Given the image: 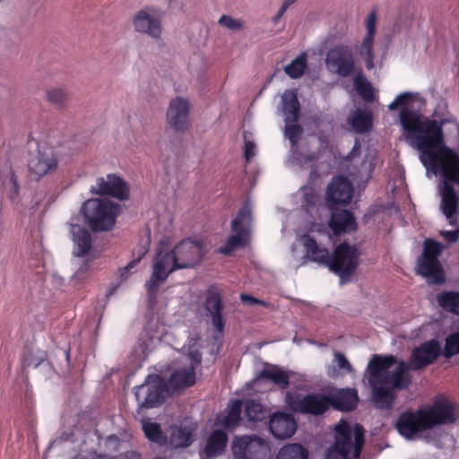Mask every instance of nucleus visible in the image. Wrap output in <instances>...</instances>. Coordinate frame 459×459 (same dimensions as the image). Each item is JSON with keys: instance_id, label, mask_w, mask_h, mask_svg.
Returning <instances> with one entry per match:
<instances>
[{"instance_id": "obj_15", "label": "nucleus", "mask_w": 459, "mask_h": 459, "mask_svg": "<svg viewBox=\"0 0 459 459\" xmlns=\"http://www.w3.org/2000/svg\"><path fill=\"white\" fill-rule=\"evenodd\" d=\"M286 402L293 411L303 414L320 415L331 406L328 395L320 394H311L305 396L288 394Z\"/></svg>"}, {"instance_id": "obj_50", "label": "nucleus", "mask_w": 459, "mask_h": 459, "mask_svg": "<svg viewBox=\"0 0 459 459\" xmlns=\"http://www.w3.org/2000/svg\"><path fill=\"white\" fill-rule=\"evenodd\" d=\"M11 183L13 184V187H12V190L10 192V198L12 200H13L17 196L18 190H19V186H18V184H17V181H16V178H15L14 175L11 176Z\"/></svg>"}, {"instance_id": "obj_29", "label": "nucleus", "mask_w": 459, "mask_h": 459, "mask_svg": "<svg viewBox=\"0 0 459 459\" xmlns=\"http://www.w3.org/2000/svg\"><path fill=\"white\" fill-rule=\"evenodd\" d=\"M260 379L268 380L280 388L285 389L289 386L290 375L276 365H267L261 370L258 376V380Z\"/></svg>"}, {"instance_id": "obj_23", "label": "nucleus", "mask_w": 459, "mask_h": 459, "mask_svg": "<svg viewBox=\"0 0 459 459\" xmlns=\"http://www.w3.org/2000/svg\"><path fill=\"white\" fill-rule=\"evenodd\" d=\"M329 227L335 235L356 230L357 223L353 214L347 210H336L332 212Z\"/></svg>"}, {"instance_id": "obj_45", "label": "nucleus", "mask_w": 459, "mask_h": 459, "mask_svg": "<svg viewBox=\"0 0 459 459\" xmlns=\"http://www.w3.org/2000/svg\"><path fill=\"white\" fill-rule=\"evenodd\" d=\"M333 362L336 364L339 370H342L346 374H353L354 368L345 355L339 351L333 352Z\"/></svg>"}, {"instance_id": "obj_19", "label": "nucleus", "mask_w": 459, "mask_h": 459, "mask_svg": "<svg viewBox=\"0 0 459 459\" xmlns=\"http://www.w3.org/2000/svg\"><path fill=\"white\" fill-rule=\"evenodd\" d=\"M173 251L180 269L195 267L201 262L204 255L202 242L190 238L180 241Z\"/></svg>"}, {"instance_id": "obj_30", "label": "nucleus", "mask_w": 459, "mask_h": 459, "mask_svg": "<svg viewBox=\"0 0 459 459\" xmlns=\"http://www.w3.org/2000/svg\"><path fill=\"white\" fill-rule=\"evenodd\" d=\"M228 437L225 431L214 430L207 439L204 453L208 457H214L221 454L226 446Z\"/></svg>"}, {"instance_id": "obj_38", "label": "nucleus", "mask_w": 459, "mask_h": 459, "mask_svg": "<svg viewBox=\"0 0 459 459\" xmlns=\"http://www.w3.org/2000/svg\"><path fill=\"white\" fill-rule=\"evenodd\" d=\"M307 67L306 56L299 55L290 64L284 67L285 73L292 79L299 78L303 75Z\"/></svg>"}, {"instance_id": "obj_42", "label": "nucleus", "mask_w": 459, "mask_h": 459, "mask_svg": "<svg viewBox=\"0 0 459 459\" xmlns=\"http://www.w3.org/2000/svg\"><path fill=\"white\" fill-rule=\"evenodd\" d=\"M442 354L446 359L459 354V332L453 333L446 336Z\"/></svg>"}, {"instance_id": "obj_18", "label": "nucleus", "mask_w": 459, "mask_h": 459, "mask_svg": "<svg viewBox=\"0 0 459 459\" xmlns=\"http://www.w3.org/2000/svg\"><path fill=\"white\" fill-rule=\"evenodd\" d=\"M91 192L99 195H110L120 201L129 197V187L126 181L116 174L98 178L96 184L91 187Z\"/></svg>"}, {"instance_id": "obj_44", "label": "nucleus", "mask_w": 459, "mask_h": 459, "mask_svg": "<svg viewBox=\"0 0 459 459\" xmlns=\"http://www.w3.org/2000/svg\"><path fill=\"white\" fill-rule=\"evenodd\" d=\"M218 23L232 31H238L243 29V22L240 19L233 18L230 15L223 14L220 17Z\"/></svg>"}, {"instance_id": "obj_13", "label": "nucleus", "mask_w": 459, "mask_h": 459, "mask_svg": "<svg viewBox=\"0 0 459 459\" xmlns=\"http://www.w3.org/2000/svg\"><path fill=\"white\" fill-rule=\"evenodd\" d=\"M327 69L341 77H349L355 72V59L351 49L347 46H337L326 55Z\"/></svg>"}, {"instance_id": "obj_1", "label": "nucleus", "mask_w": 459, "mask_h": 459, "mask_svg": "<svg viewBox=\"0 0 459 459\" xmlns=\"http://www.w3.org/2000/svg\"><path fill=\"white\" fill-rule=\"evenodd\" d=\"M425 99L414 91H404L388 105L389 111L399 110V123L407 142L420 152V160L429 178L439 175L440 208L450 225H455L459 199V156L444 142L442 124L421 114Z\"/></svg>"}, {"instance_id": "obj_34", "label": "nucleus", "mask_w": 459, "mask_h": 459, "mask_svg": "<svg viewBox=\"0 0 459 459\" xmlns=\"http://www.w3.org/2000/svg\"><path fill=\"white\" fill-rule=\"evenodd\" d=\"M307 451L299 444H289L279 451L276 459H307Z\"/></svg>"}, {"instance_id": "obj_35", "label": "nucleus", "mask_w": 459, "mask_h": 459, "mask_svg": "<svg viewBox=\"0 0 459 459\" xmlns=\"http://www.w3.org/2000/svg\"><path fill=\"white\" fill-rule=\"evenodd\" d=\"M299 193L302 199V207H304L307 212H311L320 201L317 190L314 186H307L302 187Z\"/></svg>"}, {"instance_id": "obj_22", "label": "nucleus", "mask_w": 459, "mask_h": 459, "mask_svg": "<svg viewBox=\"0 0 459 459\" xmlns=\"http://www.w3.org/2000/svg\"><path fill=\"white\" fill-rule=\"evenodd\" d=\"M269 429L276 438L286 439L295 433L297 423L291 415L277 412L271 416Z\"/></svg>"}, {"instance_id": "obj_4", "label": "nucleus", "mask_w": 459, "mask_h": 459, "mask_svg": "<svg viewBox=\"0 0 459 459\" xmlns=\"http://www.w3.org/2000/svg\"><path fill=\"white\" fill-rule=\"evenodd\" d=\"M300 240L306 250L305 256L308 260L328 266L330 271L338 274L341 284L350 281L359 264V254L356 247L342 243L331 255L328 249L319 247L308 235L302 236Z\"/></svg>"}, {"instance_id": "obj_26", "label": "nucleus", "mask_w": 459, "mask_h": 459, "mask_svg": "<svg viewBox=\"0 0 459 459\" xmlns=\"http://www.w3.org/2000/svg\"><path fill=\"white\" fill-rule=\"evenodd\" d=\"M328 397L331 406L344 411L353 410L358 403L357 393L353 389H342Z\"/></svg>"}, {"instance_id": "obj_16", "label": "nucleus", "mask_w": 459, "mask_h": 459, "mask_svg": "<svg viewBox=\"0 0 459 459\" xmlns=\"http://www.w3.org/2000/svg\"><path fill=\"white\" fill-rule=\"evenodd\" d=\"M191 104L184 97L173 98L168 106L166 122L168 126L178 133H185L190 127Z\"/></svg>"}, {"instance_id": "obj_20", "label": "nucleus", "mask_w": 459, "mask_h": 459, "mask_svg": "<svg viewBox=\"0 0 459 459\" xmlns=\"http://www.w3.org/2000/svg\"><path fill=\"white\" fill-rule=\"evenodd\" d=\"M204 307L205 316L210 319L218 335L222 337L225 326V319L222 314L224 305L221 295L217 289L210 288L207 290Z\"/></svg>"}, {"instance_id": "obj_12", "label": "nucleus", "mask_w": 459, "mask_h": 459, "mask_svg": "<svg viewBox=\"0 0 459 459\" xmlns=\"http://www.w3.org/2000/svg\"><path fill=\"white\" fill-rule=\"evenodd\" d=\"M162 13L152 7L139 10L133 17V26L136 32L160 39L162 32Z\"/></svg>"}, {"instance_id": "obj_8", "label": "nucleus", "mask_w": 459, "mask_h": 459, "mask_svg": "<svg viewBox=\"0 0 459 459\" xmlns=\"http://www.w3.org/2000/svg\"><path fill=\"white\" fill-rule=\"evenodd\" d=\"M444 246L432 239H426L422 255L418 259L417 273L429 283L441 284L446 281L444 270L438 260Z\"/></svg>"}, {"instance_id": "obj_7", "label": "nucleus", "mask_w": 459, "mask_h": 459, "mask_svg": "<svg viewBox=\"0 0 459 459\" xmlns=\"http://www.w3.org/2000/svg\"><path fill=\"white\" fill-rule=\"evenodd\" d=\"M180 270L173 249L169 250L160 245L153 257L152 271L145 283L150 301H155L159 288L167 281L173 272Z\"/></svg>"}, {"instance_id": "obj_28", "label": "nucleus", "mask_w": 459, "mask_h": 459, "mask_svg": "<svg viewBox=\"0 0 459 459\" xmlns=\"http://www.w3.org/2000/svg\"><path fill=\"white\" fill-rule=\"evenodd\" d=\"M348 123L357 134L368 132L373 126V115L370 111L358 108L348 118Z\"/></svg>"}, {"instance_id": "obj_54", "label": "nucleus", "mask_w": 459, "mask_h": 459, "mask_svg": "<svg viewBox=\"0 0 459 459\" xmlns=\"http://www.w3.org/2000/svg\"><path fill=\"white\" fill-rule=\"evenodd\" d=\"M327 374L331 377H336L340 375L337 368L334 366H328Z\"/></svg>"}, {"instance_id": "obj_32", "label": "nucleus", "mask_w": 459, "mask_h": 459, "mask_svg": "<svg viewBox=\"0 0 459 459\" xmlns=\"http://www.w3.org/2000/svg\"><path fill=\"white\" fill-rule=\"evenodd\" d=\"M439 307L459 316V291H443L437 296Z\"/></svg>"}, {"instance_id": "obj_43", "label": "nucleus", "mask_w": 459, "mask_h": 459, "mask_svg": "<svg viewBox=\"0 0 459 459\" xmlns=\"http://www.w3.org/2000/svg\"><path fill=\"white\" fill-rule=\"evenodd\" d=\"M302 132L303 130L301 126L296 123H289L285 125V136L289 139L292 148L296 147L298 144Z\"/></svg>"}, {"instance_id": "obj_10", "label": "nucleus", "mask_w": 459, "mask_h": 459, "mask_svg": "<svg viewBox=\"0 0 459 459\" xmlns=\"http://www.w3.org/2000/svg\"><path fill=\"white\" fill-rule=\"evenodd\" d=\"M231 449L235 459H269L271 456L268 442L255 435L235 437Z\"/></svg>"}, {"instance_id": "obj_56", "label": "nucleus", "mask_w": 459, "mask_h": 459, "mask_svg": "<svg viewBox=\"0 0 459 459\" xmlns=\"http://www.w3.org/2000/svg\"><path fill=\"white\" fill-rule=\"evenodd\" d=\"M297 0H285L282 4L284 6L289 8L291 4H293Z\"/></svg>"}, {"instance_id": "obj_27", "label": "nucleus", "mask_w": 459, "mask_h": 459, "mask_svg": "<svg viewBox=\"0 0 459 459\" xmlns=\"http://www.w3.org/2000/svg\"><path fill=\"white\" fill-rule=\"evenodd\" d=\"M281 105L285 124L296 123L299 113L297 94L293 91H286L281 96Z\"/></svg>"}, {"instance_id": "obj_40", "label": "nucleus", "mask_w": 459, "mask_h": 459, "mask_svg": "<svg viewBox=\"0 0 459 459\" xmlns=\"http://www.w3.org/2000/svg\"><path fill=\"white\" fill-rule=\"evenodd\" d=\"M355 90L367 102L374 100V89L371 83L361 75H357L353 81Z\"/></svg>"}, {"instance_id": "obj_51", "label": "nucleus", "mask_w": 459, "mask_h": 459, "mask_svg": "<svg viewBox=\"0 0 459 459\" xmlns=\"http://www.w3.org/2000/svg\"><path fill=\"white\" fill-rule=\"evenodd\" d=\"M118 459H141V455L135 451H127L120 455Z\"/></svg>"}, {"instance_id": "obj_3", "label": "nucleus", "mask_w": 459, "mask_h": 459, "mask_svg": "<svg viewBox=\"0 0 459 459\" xmlns=\"http://www.w3.org/2000/svg\"><path fill=\"white\" fill-rule=\"evenodd\" d=\"M455 404L446 397H437L429 406L416 412L403 413L395 427L403 437L411 439L417 433L438 425L454 423L456 420Z\"/></svg>"}, {"instance_id": "obj_9", "label": "nucleus", "mask_w": 459, "mask_h": 459, "mask_svg": "<svg viewBox=\"0 0 459 459\" xmlns=\"http://www.w3.org/2000/svg\"><path fill=\"white\" fill-rule=\"evenodd\" d=\"M252 208L248 202H246L239 210L237 217L231 222V228L234 232L230 236L224 247L219 248V252L223 255H230L237 248L244 247L249 241L250 225L252 221Z\"/></svg>"}, {"instance_id": "obj_49", "label": "nucleus", "mask_w": 459, "mask_h": 459, "mask_svg": "<svg viewBox=\"0 0 459 459\" xmlns=\"http://www.w3.org/2000/svg\"><path fill=\"white\" fill-rule=\"evenodd\" d=\"M441 235L448 242H451V243L456 242L459 240V229H457L455 230L441 231Z\"/></svg>"}, {"instance_id": "obj_17", "label": "nucleus", "mask_w": 459, "mask_h": 459, "mask_svg": "<svg viewBox=\"0 0 459 459\" xmlns=\"http://www.w3.org/2000/svg\"><path fill=\"white\" fill-rule=\"evenodd\" d=\"M187 365L176 368L169 378L167 387L176 390L192 385L195 383V368L201 363L202 355L198 351H192L186 358Z\"/></svg>"}, {"instance_id": "obj_14", "label": "nucleus", "mask_w": 459, "mask_h": 459, "mask_svg": "<svg viewBox=\"0 0 459 459\" xmlns=\"http://www.w3.org/2000/svg\"><path fill=\"white\" fill-rule=\"evenodd\" d=\"M165 388L160 377L149 375L145 382L134 388L135 398L142 408L156 407L164 397Z\"/></svg>"}, {"instance_id": "obj_39", "label": "nucleus", "mask_w": 459, "mask_h": 459, "mask_svg": "<svg viewBox=\"0 0 459 459\" xmlns=\"http://www.w3.org/2000/svg\"><path fill=\"white\" fill-rule=\"evenodd\" d=\"M143 430L149 440L160 445L166 442V437L163 435L158 423L144 421L143 422Z\"/></svg>"}, {"instance_id": "obj_57", "label": "nucleus", "mask_w": 459, "mask_h": 459, "mask_svg": "<svg viewBox=\"0 0 459 459\" xmlns=\"http://www.w3.org/2000/svg\"><path fill=\"white\" fill-rule=\"evenodd\" d=\"M154 459H165V458H163V457H156Z\"/></svg>"}, {"instance_id": "obj_25", "label": "nucleus", "mask_w": 459, "mask_h": 459, "mask_svg": "<svg viewBox=\"0 0 459 459\" xmlns=\"http://www.w3.org/2000/svg\"><path fill=\"white\" fill-rule=\"evenodd\" d=\"M71 233L74 243V255L84 257L91 248V238L89 231L77 224L71 223Z\"/></svg>"}, {"instance_id": "obj_24", "label": "nucleus", "mask_w": 459, "mask_h": 459, "mask_svg": "<svg viewBox=\"0 0 459 459\" xmlns=\"http://www.w3.org/2000/svg\"><path fill=\"white\" fill-rule=\"evenodd\" d=\"M195 424L185 420L180 426L172 428L170 434V444L175 447H186L193 442V434L195 430Z\"/></svg>"}, {"instance_id": "obj_31", "label": "nucleus", "mask_w": 459, "mask_h": 459, "mask_svg": "<svg viewBox=\"0 0 459 459\" xmlns=\"http://www.w3.org/2000/svg\"><path fill=\"white\" fill-rule=\"evenodd\" d=\"M245 414L249 421L258 422L266 420L269 410L256 400H247L245 403Z\"/></svg>"}, {"instance_id": "obj_37", "label": "nucleus", "mask_w": 459, "mask_h": 459, "mask_svg": "<svg viewBox=\"0 0 459 459\" xmlns=\"http://www.w3.org/2000/svg\"><path fill=\"white\" fill-rule=\"evenodd\" d=\"M374 38L375 37L365 36L359 48V56L365 59L366 67L369 70L375 66V55L373 52Z\"/></svg>"}, {"instance_id": "obj_36", "label": "nucleus", "mask_w": 459, "mask_h": 459, "mask_svg": "<svg viewBox=\"0 0 459 459\" xmlns=\"http://www.w3.org/2000/svg\"><path fill=\"white\" fill-rule=\"evenodd\" d=\"M68 96L67 90L62 86H55L46 91L47 100L58 108H65Z\"/></svg>"}, {"instance_id": "obj_6", "label": "nucleus", "mask_w": 459, "mask_h": 459, "mask_svg": "<svg viewBox=\"0 0 459 459\" xmlns=\"http://www.w3.org/2000/svg\"><path fill=\"white\" fill-rule=\"evenodd\" d=\"M82 211L87 224L93 231H105L115 225L120 205L107 199L92 198L83 204Z\"/></svg>"}, {"instance_id": "obj_46", "label": "nucleus", "mask_w": 459, "mask_h": 459, "mask_svg": "<svg viewBox=\"0 0 459 459\" xmlns=\"http://www.w3.org/2000/svg\"><path fill=\"white\" fill-rule=\"evenodd\" d=\"M376 23H377V13H376V12H371L366 19V29H367L366 36L375 37Z\"/></svg>"}, {"instance_id": "obj_2", "label": "nucleus", "mask_w": 459, "mask_h": 459, "mask_svg": "<svg viewBox=\"0 0 459 459\" xmlns=\"http://www.w3.org/2000/svg\"><path fill=\"white\" fill-rule=\"evenodd\" d=\"M440 355L442 347L436 339L414 348L408 361L394 355L374 354L366 370L365 380L371 389L372 401L381 410H390L395 402V390H404L411 383L410 370H419L432 364Z\"/></svg>"}, {"instance_id": "obj_41", "label": "nucleus", "mask_w": 459, "mask_h": 459, "mask_svg": "<svg viewBox=\"0 0 459 459\" xmlns=\"http://www.w3.org/2000/svg\"><path fill=\"white\" fill-rule=\"evenodd\" d=\"M149 238L144 240V244L141 247L139 250V255L136 258L133 259L130 263L127 264L126 266L120 270V278L122 281H126L132 273V270L134 269L137 264L140 263L141 259L145 255L149 249Z\"/></svg>"}, {"instance_id": "obj_55", "label": "nucleus", "mask_w": 459, "mask_h": 459, "mask_svg": "<svg viewBox=\"0 0 459 459\" xmlns=\"http://www.w3.org/2000/svg\"><path fill=\"white\" fill-rule=\"evenodd\" d=\"M86 271V269L81 267L76 273H74V278H79L81 277L82 274H83V273Z\"/></svg>"}, {"instance_id": "obj_33", "label": "nucleus", "mask_w": 459, "mask_h": 459, "mask_svg": "<svg viewBox=\"0 0 459 459\" xmlns=\"http://www.w3.org/2000/svg\"><path fill=\"white\" fill-rule=\"evenodd\" d=\"M242 411V402L240 400H234L229 407L227 415L221 420V425L226 429H232L236 427L240 420V414Z\"/></svg>"}, {"instance_id": "obj_5", "label": "nucleus", "mask_w": 459, "mask_h": 459, "mask_svg": "<svg viewBox=\"0 0 459 459\" xmlns=\"http://www.w3.org/2000/svg\"><path fill=\"white\" fill-rule=\"evenodd\" d=\"M334 444L328 448L325 459H358L364 445V429L355 424L352 431L351 426L342 421L335 428Z\"/></svg>"}, {"instance_id": "obj_48", "label": "nucleus", "mask_w": 459, "mask_h": 459, "mask_svg": "<svg viewBox=\"0 0 459 459\" xmlns=\"http://www.w3.org/2000/svg\"><path fill=\"white\" fill-rule=\"evenodd\" d=\"M240 299L242 300L243 303L245 304H247V305H262V306H267V303L264 300H260L251 295H247V294H241L240 295Z\"/></svg>"}, {"instance_id": "obj_21", "label": "nucleus", "mask_w": 459, "mask_h": 459, "mask_svg": "<svg viewBox=\"0 0 459 459\" xmlns=\"http://www.w3.org/2000/svg\"><path fill=\"white\" fill-rule=\"evenodd\" d=\"M352 194L351 183L342 176L335 177L327 186L325 201L329 208L333 209L337 204H348Z\"/></svg>"}, {"instance_id": "obj_53", "label": "nucleus", "mask_w": 459, "mask_h": 459, "mask_svg": "<svg viewBox=\"0 0 459 459\" xmlns=\"http://www.w3.org/2000/svg\"><path fill=\"white\" fill-rule=\"evenodd\" d=\"M287 7L284 6L283 4L281 5V7L280 8V10L278 11V13L275 15V17L273 18V22L274 23H277L279 22V20L282 17V15L284 14V13L287 11Z\"/></svg>"}, {"instance_id": "obj_52", "label": "nucleus", "mask_w": 459, "mask_h": 459, "mask_svg": "<svg viewBox=\"0 0 459 459\" xmlns=\"http://www.w3.org/2000/svg\"><path fill=\"white\" fill-rule=\"evenodd\" d=\"M360 152V145L359 142H356L351 152L348 154V159H351L352 157L359 155Z\"/></svg>"}, {"instance_id": "obj_47", "label": "nucleus", "mask_w": 459, "mask_h": 459, "mask_svg": "<svg viewBox=\"0 0 459 459\" xmlns=\"http://www.w3.org/2000/svg\"><path fill=\"white\" fill-rule=\"evenodd\" d=\"M256 154V146L251 142L245 140V159L247 161H249L252 158H254Z\"/></svg>"}, {"instance_id": "obj_11", "label": "nucleus", "mask_w": 459, "mask_h": 459, "mask_svg": "<svg viewBox=\"0 0 459 459\" xmlns=\"http://www.w3.org/2000/svg\"><path fill=\"white\" fill-rule=\"evenodd\" d=\"M29 146H35L37 149L36 152L30 153L28 160L29 170L37 179L56 169L58 160L52 147L39 145L36 141H30Z\"/></svg>"}]
</instances>
